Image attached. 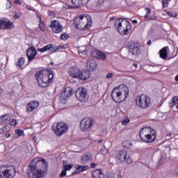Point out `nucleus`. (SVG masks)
<instances>
[{
    "label": "nucleus",
    "instance_id": "obj_5",
    "mask_svg": "<svg viewBox=\"0 0 178 178\" xmlns=\"http://www.w3.org/2000/svg\"><path fill=\"white\" fill-rule=\"evenodd\" d=\"M114 28L121 35H127L131 30V24L127 19L118 18L114 22Z\"/></svg>",
    "mask_w": 178,
    "mask_h": 178
},
{
    "label": "nucleus",
    "instance_id": "obj_7",
    "mask_svg": "<svg viewBox=\"0 0 178 178\" xmlns=\"http://www.w3.org/2000/svg\"><path fill=\"white\" fill-rule=\"evenodd\" d=\"M136 106L140 109H147L151 106L152 104L151 97L145 94H140L136 96L135 99Z\"/></svg>",
    "mask_w": 178,
    "mask_h": 178
},
{
    "label": "nucleus",
    "instance_id": "obj_34",
    "mask_svg": "<svg viewBox=\"0 0 178 178\" xmlns=\"http://www.w3.org/2000/svg\"><path fill=\"white\" fill-rule=\"evenodd\" d=\"M130 123V119L127 117H124V119L121 122L122 126H127Z\"/></svg>",
    "mask_w": 178,
    "mask_h": 178
},
{
    "label": "nucleus",
    "instance_id": "obj_40",
    "mask_svg": "<svg viewBox=\"0 0 178 178\" xmlns=\"http://www.w3.org/2000/svg\"><path fill=\"white\" fill-rule=\"evenodd\" d=\"M8 131H10V127L6 125L3 127V133H8Z\"/></svg>",
    "mask_w": 178,
    "mask_h": 178
},
{
    "label": "nucleus",
    "instance_id": "obj_16",
    "mask_svg": "<svg viewBox=\"0 0 178 178\" xmlns=\"http://www.w3.org/2000/svg\"><path fill=\"white\" fill-rule=\"evenodd\" d=\"M15 29V24L10 22L8 18H0V30H12Z\"/></svg>",
    "mask_w": 178,
    "mask_h": 178
},
{
    "label": "nucleus",
    "instance_id": "obj_49",
    "mask_svg": "<svg viewBox=\"0 0 178 178\" xmlns=\"http://www.w3.org/2000/svg\"><path fill=\"white\" fill-rule=\"evenodd\" d=\"M14 17H15V19H19L20 14L15 13V15H14Z\"/></svg>",
    "mask_w": 178,
    "mask_h": 178
},
{
    "label": "nucleus",
    "instance_id": "obj_9",
    "mask_svg": "<svg viewBox=\"0 0 178 178\" xmlns=\"http://www.w3.org/2000/svg\"><path fill=\"white\" fill-rule=\"evenodd\" d=\"M16 176V168L15 166L0 167V178H14Z\"/></svg>",
    "mask_w": 178,
    "mask_h": 178
},
{
    "label": "nucleus",
    "instance_id": "obj_43",
    "mask_svg": "<svg viewBox=\"0 0 178 178\" xmlns=\"http://www.w3.org/2000/svg\"><path fill=\"white\" fill-rule=\"evenodd\" d=\"M9 124L10 126H16L17 124V121L14 119Z\"/></svg>",
    "mask_w": 178,
    "mask_h": 178
},
{
    "label": "nucleus",
    "instance_id": "obj_23",
    "mask_svg": "<svg viewBox=\"0 0 178 178\" xmlns=\"http://www.w3.org/2000/svg\"><path fill=\"white\" fill-rule=\"evenodd\" d=\"M40 106V103L35 100L31 101L29 102L27 107H26V111L27 112H33L34 109H37V108Z\"/></svg>",
    "mask_w": 178,
    "mask_h": 178
},
{
    "label": "nucleus",
    "instance_id": "obj_24",
    "mask_svg": "<svg viewBox=\"0 0 178 178\" xmlns=\"http://www.w3.org/2000/svg\"><path fill=\"white\" fill-rule=\"evenodd\" d=\"M90 79V72H79V77L77 78V80H81V81H86V80H88Z\"/></svg>",
    "mask_w": 178,
    "mask_h": 178
},
{
    "label": "nucleus",
    "instance_id": "obj_50",
    "mask_svg": "<svg viewBox=\"0 0 178 178\" xmlns=\"http://www.w3.org/2000/svg\"><path fill=\"white\" fill-rule=\"evenodd\" d=\"M104 2H105V0H98L99 5H102V3H104Z\"/></svg>",
    "mask_w": 178,
    "mask_h": 178
},
{
    "label": "nucleus",
    "instance_id": "obj_32",
    "mask_svg": "<svg viewBox=\"0 0 178 178\" xmlns=\"http://www.w3.org/2000/svg\"><path fill=\"white\" fill-rule=\"evenodd\" d=\"M15 134L17 136L16 138H19V137H22V136H24V131H23L22 129H16Z\"/></svg>",
    "mask_w": 178,
    "mask_h": 178
},
{
    "label": "nucleus",
    "instance_id": "obj_47",
    "mask_svg": "<svg viewBox=\"0 0 178 178\" xmlns=\"http://www.w3.org/2000/svg\"><path fill=\"white\" fill-rule=\"evenodd\" d=\"M167 15H168V16H170L171 17H175V14L173 13V12H170L169 11Z\"/></svg>",
    "mask_w": 178,
    "mask_h": 178
},
{
    "label": "nucleus",
    "instance_id": "obj_33",
    "mask_svg": "<svg viewBox=\"0 0 178 178\" xmlns=\"http://www.w3.org/2000/svg\"><path fill=\"white\" fill-rule=\"evenodd\" d=\"M97 65L96 64L94 60H90L89 61V67L92 69V70H95V69H97Z\"/></svg>",
    "mask_w": 178,
    "mask_h": 178
},
{
    "label": "nucleus",
    "instance_id": "obj_36",
    "mask_svg": "<svg viewBox=\"0 0 178 178\" xmlns=\"http://www.w3.org/2000/svg\"><path fill=\"white\" fill-rule=\"evenodd\" d=\"M145 10L146 11V14L144 16V17H145V19L147 20V17H148V16H149V13H151V8H145Z\"/></svg>",
    "mask_w": 178,
    "mask_h": 178
},
{
    "label": "nucleus",
    "instance_id": "obj_2",
    "mask_svg": "<svg viewBox=\"0 0 178 178\" xmlns=\"http://www.w3.org/2000/svg\"><path fill=\"white\" fill-rule=\"evenodd\" d=\"M35 78L40 88H45L54 81V71L49 70L37 71Z\"/></svg>",
    "mask_w": 178,
    "mask_h": 178
},
{
    "label": "nucleus",
    "instance_id": "obj_52",
    "mask_svg": "<svg viewBox=\"0 0 178 178\" xmlns=\"http://www.w3.org/2000/svg\"><path fill=\"white\" fill-rule=\"evenodd\" d=\"M5 137H6V138H9V137H10V134H6L5 135Z\"/></svg>",
    "mask_w": 178,
    "mask_h": 178
},
{
    "label": "nucleus",
    "instance_id": "obj_22",
    "mask_svg": "<svg viewBox=\"0 0 178 178\" xmlns=\"http://www.w3.org/2000/svg\"><path fill=\"white\" fill-rule=\"evenodd\" d=\"M80 69L77 67H72L69 69L70 76L72 79H78L80 74Z\"/></svg>",
    "mask_w": 178,
    "mask_h": 178
},
{
    "label": "nucleus",
    "instance_id": "obj_54",
    "mask_svg": "<svg viewBox=\"0 0 178 178\" xmlns=\"http://www.w3.org/2000/svg\"><path fill=\"white\" fill-rule=\"evenodd\" d=\"M3 133V129L0 128V134H2Z\"/></svg>",
    "mask_w": 178,
    "mask_h": 178
},
{
    "label": "nucleus",
    "instance_id": "obj_55",
    "mask_svg": "<svg viewBox=\"0 0 178 178\" xmlns=\"http://www.w3.org/2000/svg\"><path fill=\"white\" fill-rule=\"evenodd\" d=\"M108 178H115L113 175H108Z\"/></svg>",
    "mask_w": 178,
    "mask_h": 178
},
{
    "label": "nucleus",
    "instance_id": "obj_48",
    "mask_svg": "<svg viewBox=\"0 0 178 178\" xmlns=\"http://www.w3.org/2000/svg\"><path fill=\"white\" fill-rule=\"evenodd\" d=\"M15 3H16V5H22V1L20 0H15Z\"/></svg>",
    "mask_w": 178,
    "mask_h": 178
},
{
    "label": "nucleus",
    "instance_id": "obj_17",
    "mask_svg": "<svg viewBox=\"0 0 178 178\" xmlns=\"http://www.w3.org/2000/svg\"><path fill=\"white\" fill-rule=\"evenodd\" d=\"M73 94V90L70 87H67L64 89V90L60 95V101L63 102V104H66V99H67L70 97H72Z\"/></svg>",
    "mask_w": 178,
    "mask_h": 178
},
{
    "label": "nucleus",
    "instance_id": "obj_64",
    "mask_svg": "<svg viewBox=\"0 0 178 178\" xmlns=\"http://www.w3.org/2000/svg\"><path fill=\"white\" fill-rule=\"evenodd\" d=\"M86 62H87V63H88V60H87Z\"/></svg>",
    "mask_w": 178,
    "mask_h": 178
},
{
    "label": "nucleus",
    "instance_id": "obj_21",
    "mask_svg": "<svg viewBox=\"0 0 178 178\" xmlns=\"http://www.w3.org/2000/svg\"><path fill=\"white\" fill-rule=\"evenodd\" d=\"M90 0H72V3L73 6H70V9H73L76 8H80L81 6H84V5H87Z\"/></svg>",
    "mask_w": 178,
    "mask_h": 178
},
{
    "label": "nucleus",
    "instance_id": "obj_57",
    "mask_svg": "<svg viewBox=\"0 0 178 178\" xmlns=\"http://www.w3.org/2000/svg\"><path fill=\"white\" fill-rule=\"evenodd\" d=\"M175 81H178V74L175 78Z\"/></svg>",
    "mask_w": 178,
    "mask_h": 178
},
{
    "label": "nucleus",
    "instance_id": "obj_10",
    "mask_svg": "<svg viewBox=\"0 0 178 178\" xmlns=\"http://www.w3.org/2000/svg\"><path fill=\"white\" fill-rule=\"evenodd\" d=\"M128 51L131 55L138 56L141 54V44L137 42H129L127 46Z\"/></svg>",
    "mask_w": 178,
    "mask_h": 178
},
{
    "label": "nucleus",
    "instance_id": "obj_58",
    "mask_svg": "<svg viewBox=\"0 0 178 178\" xmlns=\"http://www.w3.org/2000/svg\"><path fill=\"white\" fill-rule=\"evenodd\" d=\"M118 178H122V174H120L118 177Z\"/></svg>",
    "mask_w": 178,
    "mask_h": 178
},
{
    "label": "nucleus",
    "instance_id": "obj_38",
    "mask_svg": "<svg viewBox=\"0 0 178 178\" xmlns=\"http://www.w3.org/2000/svg\"><path fill=\"white\" fill-rule=\"evenodd\" d=\"M60 40H63V41H66V40H67V38H69V35L65 33H63L60 36Z\"/></svg>",
    "mask_w": 178,
    "mask_h": 178
},
{
    "label": "nucleus",
    "instance_id": "obj_56",
    "mask_svg": "<svg viewBox=\"0 0 178 178\" xmlns=\"http://www.w3.org/2000/svg\"><path fill=\"white\" fill-rule=\"evenodd\" d=\"M113 20H115V17H111L110 18V22H112V21H113Z\"/></svg>",
    "mask_w": 178,
    "mask_h": 178
},
{
    "label": "nucleus",
    "instance_id": "obj_30",
    "mask_svg": "<svg viewBox=\"0 0 178 178\" xmlns=\"http://www.w3.org/2000/svg\"><path fill=\"white\" fill-rule=\"evenodd\" d=\"M88 169V165H78L76 168V170L78 172H84V170H87Z\"/></svg>",
    "mask_w": 178,
    "mask_h": 178
},
{
    "label": "nucleus",
    "instance_id": "obj_61",
    "mask_svg": "<svg viewBox=\"0 0 178 178\" xmlns=\"http://www.w3.org/2000/svg\"><path fill=\"white\" fill-rule=\"evenodd\" d=\"M98 143H102V140H98Z\"/></svg>",
    "mask_w": 178,
    "mask_h": 178
},
{
    "label": "nucleus",
    "instance_id": "obj_11",
    "mask_svg": "<svg viewBox=\"0 0 178 178\" xmlns=\"http://www.w3.org/2000/svg\"><path fill=\"white\" fill-rule=\"evenodd\" d=\"M93 126L94 120L90 117L83 118L80 122V129L81 131H90Z\"/></svg>",
    "mask_w": 178,
    "mask_h": 178
},
{
    "label": "nucleus",
    "instance_id": "obj_27",
    "mask_svg": "<svg viewBox=\"0 0 178 178\" xmlns=\"http://www.w3.org/2000/svg\"><path fill=\"white\" fill-rule=\"evenodd\" d=\"M26 63V58L24 57H21L19 60L16 62V67L17 69H22Z\"/></svg>",
    "mask_w": 178,
    "mask_h": 178
},
{
    "label": "nucleus",
    "instance_id": "obj_1",
    "mask_svg": "<svg viewBox=\"0 0 178 178\" xmlns=\"http://www.w3.org/2000/svg\"><path fill=\"white\" fill-rule=\"evenodd\" d=\"M31 172L28 173L29 178H44L45 170L48 169V162L43 158H35L29 165Z\"/></svg>",
    "mask_w": 178,
    "mask_h": 178
},
{
    "label": "nucleus",
    "instance_id": "obj_20",
    "mask_svg": "<svg viewBox=\"0 0 178 178\" xmlns=\"http://www.w3.org/2000/svg\"><path fill=\"white\" fill-rule=\"evenodd\" d=\"M80 161L83 165L90 163L92 161V154L90 152H85L81 155Z\"/></svg>",
    "mask_w": 178,
    "mask_h": 178
},
{
    "label": "nucleus",
    "instance_id": "obj_62",
    "mask_svg": "<svg viewBox=\"0 0 178 178\" xmlns=\"http://www.w3.org/2000/svg\"><path fill=\"white\" fill-rule=\"evenodd\" d=\"M166 1H168V2H170V1H172V0H166Z\"/></svg>",
    "mask_w": 178,
    "mask_h": 178
},
{
    "label": "nucleus",
    "instance_id": "obj_45",
    "mask_svg": "<svg viewBox=\"0 0 178 178\" xmlns=\"http://www.w3.org/2000/svg\"><path fill=\"white\" fill-rule=\"evenodd\" d=\"M6 9H10V8H12V3L10 1H8L6 3Z\"/></svg>",
    "mask_w": 178,
    "mask_h": 178
},
{
    "label": "nucleus",
    "instance_id": "obj_25",
    "mask_svg": "<svg viewBox=\"0 0 178 178\" xmlns=\"http://www.w3.org/2000/svg\"><path fill=\"white\" fill-rule=\"evenodd\" d=\"M92 178H105V175L101 170L96 169L92 172Z\"/></svg>",
    "mask_w": 178,
    "mask_h": 178
},
{
    "label": "nucleus",
    "instance_id": "obj_39",
    "mask_svg": "<svg viewBox=\"0 0 178 178\" xmlns=\"http://www.w3.org/2000/svg\"><path fill=\"white\" fill-rule=\"evenodd\" d=\"M158 19V17L155 15H151V16H147L146 18V20H156Z\"/></svg>",
    "mask_w": 178,
    "mask_h": 178
},
{
    "label": "nucleus",
    "instance_id": "obj_42",
    "mask_svg": "<svg viewBox=\"0 0 178 178\" xmlns=\"http://www.w3.org/2000/svg\"><path fill=\"white\" fill-rule=\"evenodd\" d=\"M113 77H115V74H113V73H108V74L106 76V79H113Z\"/></svg>",
    "mask_w": 178,
    "mask_h": 178
},
{
    "label": "nucleus",
    "instance_id": "obj_12",
    "mask_svg": "<svg viewBox=\"0 0 178 178\" xmlns=\"http://www.w3.org/2000/svg\"><path fill=\"white\" fill-rule=\"evenodd\" d=\"M65 48L64 46H55V44H47L42 48H38V51L44 53L47 52V51H49V52H51V54H54V52H56L57 51H59V49H62Z\"/></svg>",
    "mask_w": 178,
    "mask_h": 178
},
{
    "label": "nucleus",
    "instance_id": "obj_29",
    "mask_svg": "<svg viewBox=\"0 0 178 178\" xmlns=\"http://www.w3.org/2000/svg\"><path fill=\"white\" fill-rule=\"evenodd\" d=\"M131 145H133V143L129 140H126L122 142V147L124 148H129V147H131Z\"/></svg>",
    "mask_w": 178,
    "mask_h": 178
},
{
    "label": "nucleus",
    "instance_id": "obj_13",
    "mask_svg": "<svg viewBox=\"0 0 178 178\" xmlns=\"http://www.w3.org/2000/svg\"><path fill=\"white\" fill-rule=\"evenodd\" d=\"M76 97L80 102H86L88 100V94L87 89L84 88H79L76 91Z\"/></svg>",
    "mask_w": 178,
    "mask_h": 178
},
{
    "label": "nucleus",
    "instance_id": "obj_31",
    "mask_svg": "<svg viewBox=\"0 0 178 178\" xmlns=\"http://www.w3.org/2000/svg\"><path fill=\"white\" fill-rule=\"evenodd\" d=\"M38 27H39L40 31L44 32V31H45V30H46V29H45V25L44 24V22H42V21L41 20V17H40V23H39V24H38Z\"/></svg>",
    "mask_w": 178,
    "mask_h": 178
},
{
    "label": "nucleus",
    "instance_id": "obj_35",
    "mask_svg": "<svg viewBox=\"0 0 178 178\" xmlns=\"http://www.w3.org/2000/svg\"><path fill=\"white\" fill-rule=\"evenodd\" d=\"M2 116L6 123H9V122H10V116L9 115V114H5L4 115Z\"/></svg>",
    "mask_w": 178,
    "mask_h": 178
},
{
    "label": "nucleus",
    "instance_id": "obj_37",
    "mask_svg": "<svg viewBox=\"0 0 178 178\" xmlns=\"http://www.w3.org/2000/svg\"><path fill=\"white\" fill-rule=\"evenodd\" d=\"M72 168H73V165L72 164H67L63 166V170L67 172V170H71Z\"/></svg>",
    "mask_w": 178,
    "mask_h": 178
},
{
    "label": "nucleus",
    "instance_id": "obj_28",
    "mask_svg": "<svg viewBox=\"0 0 178 178\" xmlns=\"http://www.w3.org/2000/svg\"><path fill=\"white\" fill-rule=\"evenodd\" d=\"M178 104V96H174L172 99V102L170 103V107L173 108V106H176Z\"/></svg>",
    "mask_w": 178,
    "mask_h": 178
},
{
    "label": "nucleus",
    "instance_id": "obj_60",
    "mask_svg": "<svg viewBox=\"0 0 178 178\" xmlns=\"http://www.w3.org/2000/svg\"><path fill=\"white\" fill-rule=\"evenodd\" d=\"M134 66L135 67H137L138 65H137V64H134Z\"/></svg>",
    "mask_w": 178,
    "mask_h": 178
},
{
    "label": "nucleus",
    "instance_id": "obj_18",
    "mask_svg": "<svg viewBox=\"0 0 178 178\" xmlns=\"http://www.w3.org/2000/svg\"><path fill=\"white\" fill-rule=\"evenodd\" d=\"M26 56L28 58V63L33 62L37 56V49L33 46L30 47L26 51Z\"/></svg>",
    "mask_w": 178,
    "mask_h": 178
},
{
    "label": "nucleus",
    "instance_id": "obj_4",
    "mask_svg": "<svg viewBox=\"0 0 178 178\" xmlns=\"http://www.w3.org/2000/svg\"><path fill=\"white\" fill-rule=\"evenodd\" d=\"M139 137L143 143L152 144L156 140V131L149 127H145L140 129Z\"/></svg>",
    "mask_w": 178,
    "mask_h": 178
},
{
    "label": "nucleus",
    "instance_id": "obj_15",
    "mask_svg": "<svg viewBox=\"0 0 178 178\" xmlns=\"http://www.w3.org/2000/svg\"><path fill=\"white\" fill-rule=\"evenodd\" d=\"M117 159L120 162H126L128 165L133 163V159L131 157H127V151L120 150L116 155Z\"/></svg>",
    "mask_w": 178,
    "mask_h": 178
},
{
    "label": "nucleus",
    "instance_id": "obj_46",
    "mask_svg": "<svg viewBox=\"0 0 178 178\" xmlns=\"http://www.w3.org/2000/svg\"><path fill=\"white\" fill-rule=\"evenodd\" d=\"M90 168H92V169H95V168H97V163H92L90 164Z\"/></svg>",
    "mask_w": 178,
    "mask_h": 178
},
{
    "label": "nucleus",
    "instance_id": "obj_3",
    "mask_svg": "<svg viewBox=\"0 0 178 178\" xmlns=\"http://www.w3.org/2000/svg\"><path fill=\"white\" fill-rule=\"evenodd\" d=\"M129 90L127 86L122 84L118 87L114 88L111 92V98L115 104H122L127 99Z\"/></svg>",
    "mask_w": 178,
    "mask_h": 178
},
{
    "label": "nucleus",
    "instance_id": "obj_53",
    "mask_svg": "<svg viewBox=\"0 0 178 178\" xmlns=\"http://www.w3.org/2000/svg\"><path fill=\"white\" fill-rule=\"evenodd\" d=\"M132 23H134V24H137V23H138V22L136 19L132 21Z\"/></svg>",
    "mask_w": 178,
    "mask_h": 178
},
{
    "label": "nucleus",
    "instance_id": "obj_63",
    "mask_svg": "<svg viewBox=\"0 0 178 178\" xmlns=\"http://www.w3.org/2000/svg\"><path fill=\"white\" fill-rule=\"evenodd\" d=\"M176 108H177V109H178V104L177 105Z\"/></svg>",
    "mask_w": 178,
    "mask_h": 178
},
{
    "label": "nucleus",
    "instance_id": "obj_41",
    "mask_svg": "<svg viewBox=\"0 0 178 178\" xmlns=\"http://www.w3.org/2000/svg\"><path fill=\"white\" fill-rule=\"evenodd\" d=\"M162 5L163 8H168L169 5V1H168L167 0H162Z\"/></svg>",
    "mask_w": 178,
    "mask_h": 178
},
{
    "label": "nucleus",
    "instance_id": "obj_51",
    "mask_svg": "<svg viewBox=\"0 0 178 178\" xmlns=\"http://www.w3.org/2000/svg\"><path fill=\"white\" fill-rule=\"evenodd\" d=\"M147 45H152V41H151V40H148V41L147 42Z\"/></svg>",
    "mask_w": 178,
    "mask_h": 178
},
{
    "label": "nucleus",
    "instance_id": "obj_44",
    "mask_svg": "<svg viewBox=\"0 0 178 178\" xmlns=\"http://www.w3.org/2000/svg\"><path fill=\"white\" fill-rule=\"evenodd\" d=\"M6 122H5V120L2 116L0 117V124H5Z\"/></svg>",
    "mask_w": 178,
    "mask_h": 178
},
{
    "label": "nucleus",
    "instance_id": "obj_6",
    "mask_svg": "<svg viewBox=\"0 0 178 178\" xmlns=\"http://www.w3.org/2000/svg\"><path fill=\"white\" fill-rule=\"evenodd\" d=\"M74 23L78 30H88L92 26V19L90 15H79L74 19Z\"/></svg>",
    "mask_w": 178,
    "mask_h": 178
},
{
    "label": "nucleus",
    "instance_id": "obj_26",
    "mask_svg": "<svg viewBox=\"0 0 178 178\" xmlns=\"http://www.w3.org/2000/svg\"><path fill=\"white\" fill-rule=\"evenodd\" d=\"M168 49H169L168 47H164L160 49L159 55L161 59H166L168 58Z\"/></svg>",
    "mask_w": 178,
    "mask_h": 178
},
{
    "label": "nucleus",
    "instance_id": "obj_14",
    "mask_svg": "<svg viewBox=\"0 0 178 178\" xmlns=\"http://www.w3.org/2000/svg\"><path fill=\"white\" fill-rule=\"evenodd\" d=\"M49 27L51 29V33L54 34H60V33L63 31V26L56 19L51 20Z\"/></svg>",
    "mask_w": 178,
    "mask_h": 178
},
{
    "label": "nucleus",
    "instance_id": "obj_59",
    "mask_svg": "<svg viewBox=\"0 0 178 178\" xmlns=\"http://www.w3.org/2000/svg\"><path fill=\"white\" fill-rule=\"evenodd\" d=\"M168 137H172V134L168 135Z\"/></svg>",
    "mask_w": 178,
    "mask_h": 178
},
{
    "label": "nucleus",
    "instance_id": "obj_8",
    "mask_svg": "<svg viewBox=\"0 0 178 178\" xmlns=\"http://www.w3.org/2000/svg\"><path fill=\"white\" fill-rule=\"evenodd\" d=\"M52 129L56 136L60 137L67 133L69 126L65 122H58L54 124Z\"/></svg>",
    "mask_w": 178,
    "mask_h": 178
},
{
    "label": "nucleus",
    "instance_id": "obj_19",
    "mask_svg": "<svg viewBox=\"0 0 178 178\" xmlns=\"http://www.w3.org/2000/svg\"><path fill=\"white\" fill-rule=\"evenodd\" d=\"M91 56L95 59H100L101 60H106V54L98 49H93L91 52Z\"/></svg>",
    "mask_w": 178,
    "mask_h": 178
}]
</instances>
